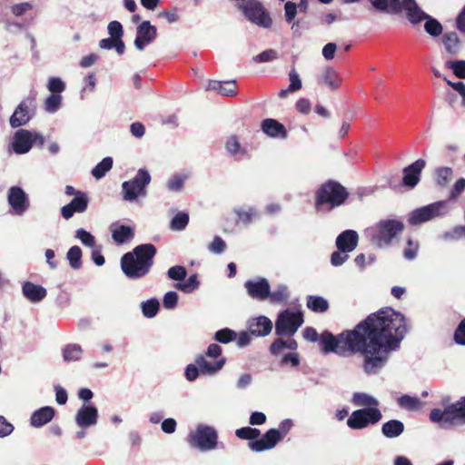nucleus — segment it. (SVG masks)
I'll list each match as a JSON object with an SVG mask.
<instances>
[{
	"mask_svg": "<svg viewBox=\"0 0 465 465\" xmlns=\"http://www.w3.org/2000/svg\"><path fill=\"white\" fill-rule=\"evenodd\" d=\"M408 331L403 314L386 307L371 313L352 330L335 336L329 331L320 335L322 351L348 357H362V369L367 374H377L387 364L392 351L400 348Z\"/></svg>",
	"mask_w": 465,
	"mask_h": 465,
	"instance_id": "nucleus-1",
	"label": "nucleus"
},
{
	"mask_svg": "<svg viewBox=\"0 0 465 465\" xmlns=\"http://www.w3.org/2000/svg\"><path fill=\"white\" fill-rule=\"evenodd\" d=\"M156 247L152 243L137 245L132 252L121 258V269L129 279H140L146 276L153 265Z\"/></svg>",
	"mask_w": 465,
	"mask_h": 465,
	"instance_id": "nucleus-2",
	"label": "nucleus"
},
{
	"mask_svg": "<svg viewBox=\"0 0 465 465\" xmlns=\"http://www.w3.org/2000/svg\"><path fill=\"white\" fill-rule=\"evenodd\" d=\"M350 198V192L336 180H327L314 192L313 206L318 213H330L345 205Z\"/></svg>",
	"mask_w": 465,
	"mask_h": 465,
	"instance_id": "nucleus-3",
	"label": "nucleus"
},
{
	"mask_svg": "<svg viewBox=\"0 0 465 465\" xmlns=\"http://www.w3.org/2000/svg\"><path fill=\"white\" fill-rule=\"evenodd\" d=\"M430 420L441 427L465 424V397H461L460 401L447 406L443 411L431 410Z\"/></svg>",
	"mask_w": 465,
	"mask_h": 465,
	"instance_id": "nucleus-4",
	"label": "nucleus"
},
{
	"mask_svg": "<svg viewBox=\"0 0 465 465\" xmlns=\"http://www.w3.org/2000/svg\"><path fill=\"white\" fill-rule=\"evenodd\" d=\"M237 7L250 22L256 25L263 28L272 26V19L261 1L247 0L237 4Z\"/></svg>",
	"mask_w": 465,
	"mask_h": 465,
	"instance_id": "nucleus-5",
	"label": "nucleus"
},
{
	"mask_svg": "<svg viewBox=\"0 0 465 465\" xmlns=\"http://www.w3.org/2000/svg\"><path fill=\"white\" fill-rule=\"evenodd\" d=\"M217 439V432L213 427L199 424L195 430L188 434L187 441L192 448L205 451L216 448Z\"/></svg>",
	"mask_w": 465,
	"mask_h": 465,
	"instance_id": "nucleus-6",
	"label": "nucleus"
},
{
	"mask_svg": "<svg viewBox=\"0 0 465 465\" xmlns=\"http://www.w3.org/2000/svg\"><path fill=\"white\" fill-rule=\"evenodd\" d=\"M151 176L145 169H139L136 175L122 184L123 198L125 201H134L139 195L144 196L145 187L150 183Z\"/></svg>",
	"mask_w": 465,
	"mask_h": 465,
	"instance_id": "nucleus-7",
	"label": "nucleus"
},
{
	"mask_svg": "<svg viewBox=\"0 0 465 465\" xmlns=\"http://www.w3.org/2000/svg\"><path fill=\"white\" fill-rule=\"evenodd\" d=\"M303 323V314L289 310L282 312L275 322V333L278 336L292 337Z\"/></svg>",
	"mask_w": 465,
	"mask_h": 465,
	"instance_id": "nucleus-8",
	"label": "nucleus"
},
{
	"mask_svg": "<svg viewBox=\"0 0 465 465\" xmlns=\"http://www.w3.org/2000/svg\"><path fill=\"white\" fill-rule=\"evenodd\" d=\"M36 97L31 94L25 97L15 108L9 119L11 127L17 128L25 125L35 114Z\"/></svg>",
	"mask_w": 465,
	"mask_h": 465,
	"instance_id": "nucleus-9",
	"label": "nucleus"
},
{
	"mask_svg": "<svg viewBox=\"0 0 465 465\" xmlns=\"http://www.w3.org/2000/svg\"><path fill=\"white\" fill-rule=\"evenodd\" d=\"M404 230L402 222L394 219L381 221L377 225V232L374 240L379 246L388 245Z\"/></svg>",
	"mask_w": 465,
	"mask_h": 465,
	"instance_id": "nucleus-10",
	"label": "nucleus"
},
{
	"mask_svg": "<svg viewBox=\"0 0 465 465\" xmlns=\"http://www.w3.org/2000/svg\"><path fill=\"white\" fill-rule=\"evenodd\" d=\"M195 362L197 366L189 364L185 369V377L189 381H193L199 376V372L203 374H213L220 371L224 363L225 359L220 358L214 361H209L204 355H199Z\"/></svg>",
	"mask_w": 465,
	"mask_h": 465,
	"instance_id": "nucleus-11",
	"label": "nucleus"
},
{
	"mask_svg": "<svg viewBox=\"0 0 465 465\" xmlns=\"http://www.w3.org/2000/svg\"><path fill=\"white\" fill-rule=\"evenodd\" d=\"M44 143L45 138L43 135L25 129H19L14 135L12 146L15 153L24 154L30 151L33 144L42 147Z\"/></svg>",
	"mask_w": 465,
	"mask_h": 465,
	"instance_id": "nucleus-12",
	"label": "nucleus"
},
{
	"mask_svg": "<svg viewBox=\"0 0 465 465\" xmlns=\"http://www.w3.org/2000/svg\"><path fill=\"white\" fill-rule=\"evenodd\" d=\"M381 419V413L375 407L354 411L347 420V425L353 430H361L370 424H375Z\"/></svg>",
	"mask_w": 465,
	"mask_h": 465,
	"instance_id": "nucleus-13",
	"label": "nucleus"
},
{
	"mask_svg": "<svg viewBox=\"0 0 465 465\" xmlns=\"http://www.w3.org/2000/svg\"><path fill=\"white\" fill-rule=\"evenodd\" d=\"M446 206L447 201H438L421 208H418L411 213L409 218V223L411 225H418L437 216L443 215L447 213Z\"/></svg>",
	"mask_w": 465,
	"mask_h": 465,
	"instance_id": "nucleus-14",
	"label": "nucleus"
},
{
	"mask_svg": "<svg viewBox=\"0 0 465 465\" xmlns=\"http://www.w3.org/2000/svg\"><path fill=\"white\" fill-rule=\"evenodd\" d=\"M283 439V435L276 429L268 430L260 440L250 441L249 448L256 452H262L274 448Z\"/></svg>",
	"mask_w": 465,
	"mask_h": 465,
	"instance_id": "nucleus-15",
	"label": "nucleus"
},
{
	"mask_svg": "<svg viewBox=\"0 0 465 465\" xmlns=\"http://www.w3.org/2000/svg\"><path fill=\"white\" fill-rule=\"evenodd\" d=\"M157 36V29L152 25L150 21H143L136 29V37L134 39V46L143 51L144 47L153 42Z\"/></svg>",
	"mask_w": 465,
	"mask_h": 465,
	"instance_id": "nucleus-16",
	"label": "nucleus"
},
{
	"mask_svg": "<svg viewBox=\"0 0 465 465\" xmlns=\"http://www.w3.org/2000/svg\"><path fill=\"white\" fill-rule=\"evenodd\" d=\"M425 165L426 162L423 159H418L406 166L402 171V184L409 188H414L420 180V174Z\"/></svg>",
	"mask_w": 465,
	"mask_h": 465,
	"instance_id": "nucleus-17",
	"label": "nucleus"
},
{
	"mask_svg": "<svg viewBox=\"0 0 465 465\" xmlns=\"http://www.w3.org/2000/svg\"><path fill=\"white\" fill-rule=\"evenodd\" d=\"M89 198L86 193H78L76 196L61 209L62 216L68 220L74 213H84L88 207Z\"/></svg>",
	"mask_w": 465,
	"mask_h": 465,
	"instance_id": "nucleus-18",
	"label": "nucleus"
},
{
	"mask_svg": "<svg viewBox=\"0 0 465 465\" xmlns=\"http://www.w3.org/2000/svg\"><path fill=\"white\" fill-rule=\"evenodd\" d=\"M244 287L252 299L263 301L270 295V284L265 278H260L258 281H247Z\"/></svg>",
	"mask_w": 465,
	"mask_h": 465,
	"instance_id": "nucleus-19",
	"label": "nucleus"
},
{
	"mask_svg": "<svg viewBox=\"0 0 465 465\" xmlns=\"http://www.w3.org/2000/svg\"><path fill=\"white\" fill-rule=\"evenodd\" d=\"M8 203L18 214L25 213L29 206L25 193L18 186H13L9 189Z\"/></svg>",
	"mask_w": 465,
	"mask_h": 465,
	"instance_id": "nucleus-20",
	"label": "nucleus"
},
{
	"mask_svg": "<svg viewBox=\"0 0 465 465\" xmlns=\"http://www.w3.org/2000/svg\"><path fill=\"white\" fill-rule=\"evenodd\" d=\"M359 235L356 231L345 230L336 238V247L341 252H351L358 245Z\"/></svg>",
	"mask_w": 465,
	"mask_h": 465,
	"instance_id": "nucleus-21",
	"label": "nucleus"
},
{
	"mask_svg": "<svg viewBox=\"0 0 465 465\" xmlns=\"http://www.w3.org/2000/svg\"><path fill=\"white\" fill-rule=\"evenodd\" d=\"M98 411L94 406L83 405L76 413L75 422L81 428H88L96 424Z\"/></svg>",
	"mask_w": 465,
	"mask_h": 465,
	"instance_id": "nucleus-22",
	"label": "nucleus"
},
{
	"mask_svg": "<svg viewBox=\"0 0 465 465\" xmlns=\"http://www.w3.org/2000/svg\"><path fill=\"white\" fill-rule=\"evenodd\" d=\"M248 329L251 334L264 337L271 333L272 322L266 316H259L249 321Z\"/></svg>",
	"mask_w": 465,
	"mask_h": 465,
	"instance_id": "nucleus-23",
	"label": "nucleus"
},
{
	"mask_svg": "<svg viewBox=\"0 0 465 465\" xmlns=\"http://www.w3.org/2000/svg\"><path fill=\"white\" fill-rule=\"evenodd\" d=\"M261 128L265 134L272 138L285 139L288 136L285 126L272 118L263 120Z\"/></svg>",
	"mask_w": 465,
	"mask_h": 465,
	"instance_id": "nucleus-24",
	"label": "nucleus"
},
{
	"mask_svg": "<svg viewBox=\"0 0 465 465\" xmlns=\"http://www.w3.org/2000/svg\"><path fill=\"white\" fill-rule=\"evenodd\" d=\"M24 296L32 302H38L44 300L47 294L46 290L31 282H25L22 287Z\"/></svg>",
	"mask_w": 465,
	"mask_h": 465,
	"instance_id": "nucleus-25",
	"label": "nucleus"
},
{
	"mask_svg": "<svg viewBox=\"0 0 465 465\" xmlns=\"http://www.w3.org/2000/svg\"><path fill=\"white\" fill-rule=\"evenodd\" d=\"M208 90L215 91L225 96H233L237 94L236 81H216L212 80L208 83Z\"/></svg>",
	"mask_w": 465,
	"mask_h": 465,
	"instance_id": "nucleus-26",
	"label": "nucleus"
},
{
	"mask_svg": "<svg viewBox=\"0 0 465 465\" xmlns=\"http://www.w3.org/2000/svg\"><path fill=\"white\" fill-rule=\"evenodd\" d=\"M55 414L54 408L45 406L36 410L31 416V425L39 428L51 421Z\"/></svg>",
	"mask_w": 465,
	"mask_h": 465,
	"instance_id": "nucleus-27",
	"label": "nucleus"
},
{
	"mask_svg": "<svg viewBox=\"0 0 465 465\" xmlns=\"http://www.w3.org/2000/svg\"><path fill=\"white\" fill-rule=\"evenodd\" d=\"M442 44L450 55H457L461 50V41L455 32L445 33L442 36Z\"/></svg>",
	"mask_w": 465,
	"mask_h": 465,
	"instance_id": "nucleus-28",
	"label": "nucleus"
},
{
	"mask_svg": "<svg viewBox=\"0 0 465 465\" xmlns=\"http://www.w3.org/2000/svg\"><path fill=\"white\" fill-rule=\"evenodd\" d=\"M320 84L327 85L331 90H337L341 84V79L339 77L338 73L332 67H327L318 80Z\"/></svg>",
	"mask_w": 465,
	"mask_h": 465,
	"instance_id": "nucleus-29",
	"label": "nucleus"
},
{
	"mask_svg": "<svg viewBox=\"0 0 465 465\" xmlns=\"http://www.w3.org/2000/svg\"><path fill=\"white\" fill-rule=\"evenodd\" d=\"M297 347L298 343L293 338L289 337L286 341L279 338L271 344L270 351L272 355H279L284 349L295 351Z\"/></svg>",
	"mask_w": 465,
	"mask_h": 465,
	"instance_id": "nucleus-30",
	"label": "nucleus"
},
{
	"mask_svg": "<svg viewBox=\"0 0 465 465\" xmlns=\"http://www.w3.org/2000/svg\"><path fill=\"white\" fill-rule=\"evenodd\" d=\"M404 430V425L398 420H391L385 422L381 427L383 435L387 438H396Z\"/></svg>",
	"mask_w": 465,
	"mask_h": 465,
	"instance_id": "nucleus-31",
	"label": "nucleus"
},
{
	"mask_svg": "<svg viewBox=\"0 0 465 465\" xmlns=\"http://www.w3.org/2000/svg\"><path fill=\"white\" fill-rule=\"evenodd\" d=\"M307 307L313 312L322 313L329 310V302L322 296L309 295L307 297Z\"/></svg>",
	"mask_w": 465,
	"mask_h": 465,
	"instance_id": "nucleus-32",
	"label": "nucleus"
},
{
	"mask_svg": "<svg viewBox=\"0 0 465 465\" xmlns=\"http://www.w3.org/2000/svg\"><path fill=\"white\" fill-rule=\"evenodd\" d=\"M134 236V230L127 225H120L112 232V237L117 244H123L133 239Z\"/></svg>",
	"mask_w": 465,
	"mask_h": 465,
	"instance_id": "nucleus-33",
	"label": "nucleus"
},
{
	"mask_svg": "<svg viewBox=\"0 0 465 465\" xmlns=\"http://www.w3.org/2000/svg\"><path fill=\"white\" fill-rule=\"evenodd\" d=\"M403 10L406 11L409 21L414 25L428 17V15L420 8L416 2L404 6Z\"/></svg>",
	"mask_w": 465,
	"mask_h": 465,
	"instance_id": "nucleus-34",
	"label": "nucleus"
},
{
	"mask_svg": "<svg viewBox=\"0 0 465 465\" xmlns=\"http://www.w3.org/2000/svg\"><path fill=\"white\" fill-rule=\"evenodd\" d=\"M453 171L450 167H439L435 170V182L440 187H446L452 179Z\"/></svg>",
	"mask_w": 465,
	"mask_h": 465,
	"instance_id": "nucleus-35",
	"label": "nucleus"
},
{
	"mask_svg": "<svg viewBox=\"0 0 465 465\" xmlns=\"http://www.w3.org/2000/svg\"><path fill=\"white\" fill-rule=\"evenodd\" d=\"M99 47L102 49L114 48L118 54H123L125 50V45L123 40H117L111 36L109 38L100 40Z\"/></svg>",
	"mask_w": 465,
	"mask_h": 465,
	"instance_id": "nucleus-36",
	"label": "nucleus"
},
{
	"mask_svg": "<svg viewBox=\"0 0 465 465\" xmlns=\"http://www.w3.org/2000/svg\"><path fill=\"white\" fill-rule=\"evenodd\" d=\"M82 354L83 350L78 344H67L63 350V358L65 361H78Z\"/></svg>",
	"mask_w": 465,
	"mask_h": 465,
	"instance_id": "nucleus-37",
	"label": "nucleus"
},
{
	"mask_svg": "<svg viewBox=\"0 0 465 465\" xmlns=\"http://www.w3.org/2000/svg\"><path fill=\"white\" fill-rule=\"evenodd\" d=\"M112 167L113 159L111 157H105L92 170V174L96 179H101L112 169Z\"/></svg>",
	"mask_w": 465,
	"mask_h": 465,
	"instance_id": "nucleus-38",
	"label": "nucleus"
},
{
	"mask_svg": "<svg viewBox=\"0 0 465 465\" xmlns=\"http://www.w3.org/2000/svg\"><path fill=\"white\" fill-rule=\"evenodd\" d=\"M67 259L73 269L79 270L82 267V250L80 247L77 245L71 247L67 252Z\"/></svg>",
	"mask_w": 465,
	"mask_h": 465,
	"instance_id": "nucleus-39",
	"label": "nucleus"
},
{
	"mask_svg": "<svg viewBox=\"0 0 465 465\" xmlns=\"http://www.w3.org/2000/svg\"><path fill=\"white\" fill-rule=\"evenodd\" d=\"M425 20L424 29L430 35L437 37L442 34L443 27L438 20L430 15Z\"/></svg>",
	"mask_w": 465,
	"mask_h": 465,
	"instance_id": "nucleus-40",
	"label": "nucleus"
},
{
	"mask_svg": "<svg viewBox=\"0 0 465 465\" xmlns=\"http://www.w3.org/2000/svg\"><path fill=\"white\" fill-rule=\"evenodd\" d=\"M188 223L189 215L186 213H178L173 217L170 228L173 231H182L187 226Z\"/></svg>",
	"mask_w": 465,
	"mask_h": 465,
	"instance_id": "nucleus-41",
	"label": "nucleus"
},
{
	"mask_svg": "<svg viewBox=\"0 0 465 465\" xmlns=\"http://www.w3.org/2000/svg\"><path fill=\"white\" fill-rule=\"evenodd\" d=\"M199 287V282L197 280L196 274H193L189 276V278L183 282H177L175 284V288L179 291L189 293L193 292Z\"/></svg>",
	"mask_w": 465,
	"mask_h": 465,
	"instance_id": "nucleus-42",
	"label": "nucleus"
},
{
	"mask_svg": "<svg viewBox=\"0 0 465 465\" xmlns=\"http://www.w3.org/2000/svg\"><path fill=\"white\" fill-rule=\"evenodd\" d=\"M159 306L160 303L157 299H150L142 303L143 314L147 318H153L157 314Z\"/></svg>",
	"mask_w": 465,
	"mask_h": 465,
	"instance_id": "nucleus-43",
	"label": "nucleus"
},
{
	"mask_svg": "<svg viewBox=\"0 0 465 465\" xmlns=\"http://www.w3.org/2000/svg\"><path fill=\"white\" fill-rule=\"evenodd\" d=\"M226 149L232 155H246V151L241 147L240 142L235 135H232L226 142Z\"/></svg>",
	"mask_w": 465,
	"mask_h": 465,
	"instance_id": "nucleus-44",
	"label": "nucleus"
},
{
	"mask_svg": "<svg viewBox=\"0 0 465 465\" xmlns=\"http://www.w3.org/2000/svg\"><path fill=\"white\" fill-rule=\"evenodd\" d=\"M298 5L294 2L288 1L284 5V18L288 24H292V28L293 29L295 25H298V22H294V18L297 15Z\"/></svg>",
	"mask_w": 465,
	"mask_h": 465,
	"instance_id": "nucleus-45",
	"label": "nucleus"
},
{
	"mask_svg": "<svg viewBox=\"0 0 465 465\" xmlns=\"http://www.w3.org/2000/svg\"><path fill=\"white\" fill-rule=\"evenodd\" d=\"M261 434L260 430L251 427H242L235 430V435L242 440L254 441Z\"/></svg>",
	"mask_w": 465,
	"mask_h": 465,
	"instance_id": "nucleus-46",
	"label": "nucleus"
},
{
	"mask_svg": "<svg viewBox=\"0 0 465 465\" xmlns=\"http://www.w3.org/2000/svg\"><path fill=\"white\" fill-rule=\"evenodd\" d=\"M387 1V10L385 12H390L393 14H400L402 12L403 7L413 4L416 0H386Z\"/></svg>",
	"mask_w": 465,
	"mask_h": 465,
	"instance_id": "nucleus-47",
	"label": "nucleus"
},
{
	"mask_svg": "<svg viewBox=\"0 0 465 465\" xmlns=\"http://www.w3.org/2000/svg\"><path fill=\"white\" fill-rule=\"evenodd\" d=\"M446 67L452 70L458 78H465V60L447 61Z\"/></svg>",
	"mask_w": 465,
	"mask_h": 465,
	"instance_id": "nucleus-48",
	"label": "nucleus"
},
{
	"mask_svg": "<svg viewBox=\"0 0 465 465\" xmlns=\"http://www.w3.org/2000/svg\"><path fill=\"white\" fill-rule=\"evenodd\" d=\"M353 402L357 406H366L367 408L378 405V401L375 398L365 393H355Z\"/></svg>",
	"mask_w": 465,
	"mask_h": 465,
	"instance_id": "nucleus-49",
	"label": "nucleus"
},
{
	"mask_svg": "<svg viewBox=\"0 0 465 465\" xmlns=\"http://www.w3.org/2000/svg\"><path fill=\"white\" fill-rule=\"evenodd\" d=\"M271 302L281 303L285 302L288 300V290L284 285H281L274 292H271L268 297Z\"/></svg>",
	"mask_w": 465,
	"mask_h": 465,
	"instance_id": "nucleus-50",
	"label": "nucleus"
},
{
	"mask_svg": "<svg viewBox=\"0 0 465 465\" xmlns=\"http://www.w3.org/2000/svg\"><path fill=\"white\" fill-rule=\"evenodd\" d=\"M62 103V96L60 94H50L45 101V109L49 113L56 112Z\"/></svg>",
	"mask_w": 465,
	"mask_h": 465,
	"instance_id": "nucleus-51",
	"label": "nucleus"
},
{
	"mask_svg": "<svg viewBox=\"0 0 465 465\" xmlns=\"http://www.w3.org/2000/svg\"><path fill=\"white\" fill-rule=\"evenodd\" d=\"M236 337V332L229 328L219 330L214 335V339L221 343H228L235 340Z\"/></svg>",
	"mask_w": 465,
	"mask_h": 465,
	"instance_id": "nucleus-52",
	"label": "nucleus"
},
{
	"mask_svg": "<svg viewBox=\"0 0 465 465\" xmlns=\"http://www.w3.org/2000/svg\"><path fill=\"white\" fill-rule=\"evenodd\" d=\"M236 214L237 222L246 225L252 223V219L257 215V212L253 208H249L248 210L240 209L236 211Z\"/></svg>",
	"mask_w": 465,
	"mask_h": 465,
	"instance_id": "nucleus-53",
	"label": "nucleus"
},
{
	"mask_svg": "<svg viewBox=\"0 0 465 465\" xmlns=\"http://www.w3.org/2000/svg\"><path fill=\"white\" fill-rule=\"evenodd\" d=\"M278 58V53L274 49H267L252 57L255 63H268Z\"/></svg>",
	"mask_w": 465,
	"mask_h": 465,
	"instance_id": "nucleus-54",
	"label": "nucleus"
},
{
	"mask_svg": "<svg viewBox=\"0 0 465 465\" xmlns=\"http://www.w3.org/2000/svg\"><path fill=\"white\" fill-rule=\"evenodd\" d=\"M48 90L54 94H60L65 89L64 83L58 77H51L47 84Z\"/></svg>",
	"mask_w": 465,
	"mask_h": 465,
	"instance_id": "nucleus-55",
	"label": "nucleus"
},
{
	"mask_svg": "<svg viewBox=\"0 0 465 465\" xmlns=\"http://www.w3.org/2000/svg\"><path fill=\"white\" fill-rule=\"evenodd\" d=\"M399 404L408 410H415L420 405V400L416 397L403 395L399 399Z\"/></svg>",
	"mask_w": 465,
	"mask_h": 465,
	"instance_id": "nucleus-56",
	"label": "nucleus"
},
{
	"mask_svg": "<svg viewBox=\"0 0 465 465\" xmlns=\"http://www.w3.org/2000/svg\"><path fill=\"white\" fill-rule=\"evenodd\" d=\"M167 274L172 280L182 281L186 277L187 272L183 266L176 265L171 267L168 270Z\"/></svg>",
	"mask_w": 465,
	"mask_h": 465,
	"instance_id": "nucleus-57",
	"label": "nucleus"
},
{
	"mask_svg": "<svg viewBox=\"0 0 465 465\" xmlns=\"http://www.w3.org/2000/svg\"><path fill=\"white\" fill-rule=\"evenodd\" d=\"M108 33L111 37L116 38L117 40H122L124 35L123 25L118 21H112L108 25Z\"/></svg>",
	"mask_w": 465,
	"mask_h": 465,
	"instance_id": "nucleus-58",
	"label": "nucleus"
},
{
	"mask_svg": "<svg viewBox=\"0 0 465 465\" xmlns=\"http://www.w3.org/2000/svg\"><path fill=\"white\" fill-rule=\"evenodd\" d=\"M453 340L457 344L465 346V318L458 324L454 331Z\"/></svg>",
	"mask_w": 465,
	"mask_h": 465,
	"instance_id": "nucleus-59",
	"label": "nucleus"
},
{
	"mask_svg": "<svg viewBox=\"0 0 465 465\" xmlns=\"http://www.w3.org/2000/svg\"><path fill=\"white\" fill-rule=\"evenodd\" d=\"M408 246L403 251V256L407 260H413L417 256L419 243L413 242L411 238L407 241Z\"/></svg>",
	"mask_w": 465,
	"mask_h": 465,
	"instance_id": "nucleus-60",
	"label": "nucleus"
},
{
	"mask_svg": "<svg viewBox=\"0 0 465 465\" xmlns=\"http://www.w3.org/2000/svg\"><path fill=\"white\" fill-rule=\"evenodd\" d=\"M178 294L175 292H168L164 294L163 305L165 309L172 310L177 306Z\"/></svg>",
	"mask_w": 465,
	"mask_h": 465,
	"instance_id": "nucleus-61",
	"label": "nucleus"
},
{
	"mask_svg": "<svg viewBox=\"0 0 465 465\" xmlns=\"http://www.w3.org/2000/svg\"><path fill=\"white\" fill-rule=\"evenodd\" d=\"M76 237L86 246L94 247L95 244L94 237L84 229H78L76 231Z\"/></svg>",
	"mask_w": 465,
	"mask_h": 465,
	"instance_id": "nucleus-62",
	"label": "nucleus"
},
{
	"mask_svg": "<svg viewBox=\"0 0 465 465\" xmlns=\"http://www.w3.org/2000/svg\"><path fill=\"white\" fill-rule=\"evenodd\" d=\"M209 251L220 254L226 249V243L220 236H215L213 242L209 244Z\"/></svg>",
	"mask_w": 465,
	"mask_h": 465,
	"instance_id": "nucleus-63",
	"label": "nucleus"
},
{
	"mask_svg": "<svg viewBox=\"0 0 465 465\" xmlns=\"http://www.w3.org/2000/svg\"><path fill=\"white\" fill-rule=\"evenodd\" d=\"M465 189V179L460 178L455 184L453 185L450 195L449 200H456L458 196L464 191Z\"/></svg>",
	"mask_w": 465,
	"mask_h": 465,
	"instance_id": "nucleus-64",
	"label": "nucleus"
}]
</instances>
